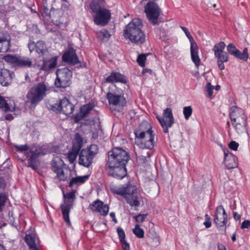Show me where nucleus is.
Listing matches in <instances>:
<instances>
[{"instance_id":"obj_1","label":"nucleus","mask_w":250,"mask_h":250,"mask_svg":"<svg viewBox=\"0 0 250 250\" xmlns=\"http://www.w3.org/2000/svg\"><path fill=\"white\" fill-rule=\"evenodd\" d=\"M130 159L129 154L122 148L114 147L108 153L106 166L109 175L115 178L122 179L126 174V165Z\"/></svg>"},{"instance_id":"obj_2","label":"nucleus","mask_w":250,"mask_h":250,"mask_svg":"<svg viewBox=\"0 0 250 250\" xmlns=\"http://www.w3.org/2000/svg\"><path fill=\"white\" fill-rule=\"evenodd\" d=\"M142 21L139 18L133 19L124 30L125 38L128 39L132 42L142 44L145 41L146 35L142 31Z\"/></svg>"},{"instance_id":"obj_3","label":"nucleus","mask_w":250,"mask_h":250,"mask_svg":"<svg viewBox=\"0 0 250 250\" xmlns=\"http://www.w3.org/2000/svg\"><path fill=\"white\" fill-rule=\"evenodd\" d=\"M103 2V1L93 0L90 4V8L94 13V21L98 25H106L111 19L110 11L104 7Z\"/></svg>"},{"instance_id":"obj_4","label":"nucleus","mask_w":250,"mask_h":250,"mask_svg":"<svg viewBox=\"0 0 250 250\" xmlns=\"http://www.w3.org/2000/svg\"><path fill=\"white\" fill-rule=\"evenodd\" d=\"M140 127L134 132L136 137L140 140V142L137 143L138 146L142 149H152L154 146L155 135L153 131L150 127L145 131L142 130L143 125H141Z\"/></svg>"},{"instance_id":"obj_5","label":"nucleus","mask_w":250,"mask_h":250,"mask_svg":"<svg viewBox=\"0 0 250 250\" xmlns=\"http://www.w3.org/2000/svg\"><path fill=\"white\" fill-rule=\"evenodd\" d=\"M46 91V86L43 83H40L34 86L27 94L28 102L32 105H36L45 96Z\"/></svg>"},{"instance_id":"obj_6","label":"nucleus","mask_w":250,"mask_h":250,"mask_svg":"<svg viewBox=\"0 0 250 250\" xmlns=\"http://www.w3.org/2000/svg\"><path fill=\"white\" fill-rule=\"evenodd\" d=\"M98 152V147L96 145H92L89 148L82 149L79 155V164L86 167H89Z\"/></svg>"},{"instance_id":"obj_7","label":"nucleus","mask_w":250,"mask_h":250,"mask_svg":"<svg viewBox=\"0 0 250 250\" xmlns=\"http://www.w3.org/2000/svg\"><path fill=\"white\" fill-rule=\"evenodd\" d=\"M225 47V43L221 41L215 44L213 48L215 57L217 59L218 66L221 70L225 68L224 63L228 62L229 60V54L224 51Z\"/></svg>"},{"instance_id":"obj_8","label":"nucleus","mask_w":250,"mask_h":250,"mask_svg":"<svg viewBox=\"0 0 250 250\" xmlns=\"http://www.w3.org/2000/svg\"><path fill=\"white\" fill-rule=\"evenodd\" d=\"M124 198L131 207L136 208L144 204L143 198L137 188L130 185Z\"/></svg>"},{"instance_id":"obj_9","label":"nucleus","mask_w":250,"mask_h":250,"mask_svg":"<svg viewBox=\"0 0 250 250\" xmlns=\"http://www.w3.org/2000/svg\"><path fill=\"white\" fill-rule=\"evenodd\" d=\"M161 9L155 0H150L145 6V12L149 21L156 25L160 15Z\"/></svg>"},{"instance_id":"obj_10","label":"nucleus","mask_w":250,"mask_h":250,"mask_svg":"<svg viewBox=\"0 0 250 250\" xmlns=\"http://www.w3.org/2000/svg\"><path fill=\"white\" fill-rule=\"evenodd\" d=\"M57 78L55 84L58 88H65L71 83L72 72L67 68L59 69L56 72Z\"/></svg>"},{"instance_id":"obj_11","label":"nucleus","mask_w":250,"mask_h":250,"mask_svg":"<svg viewBox=\"0 0 250 250\" xmlns=\"http://www.w3.org/2000/svg\"><path fill=\"white\" fill-rule=\"evenodd\" d=\"M63 197L64 200L63 203L61 205V208L64 220L68 225H70L69 212L73 206L75 194L74 192H71L64 194Z\"/></svg>"},{"instance_id":"obj_12","label":"nucleus","mask_w":250,"mask_h":250,"mask_svg":"<svg viewBox=\"0 0 250 250\" xmlns=\"http://www.w3.org/2000/svg\"><path fill=\"white\" fill-rule=\"evenodd\" d=\"M227 214L222 205L218 206L216 208L214 217V222L217 228L225 233L226 231V224L228 222Z\"/></svg>"},{"instance_id":"obj_13","label":"nucleus","mask_w":250,"mask_h":250,"mask_svg":"<svg viewBox=\"0 0 250 250\" xmlns=\"http://www.w3.org/2000/svg\"><path fill=\"white\" fill-rule=\"evenodd\" d=\"M106 98L109 104L112 105L123 106L126 103L122 91L120 90L108 92L106 94Z\"/></svg>"},{"instance_id":"obj_14","label":"nucleus","mask_w":250,"mask_h":250,"mask_svg":"<svg viewBox=\"0 0 250 250\" xmlns=\"http://www.w3.org/2000/svg\"><path fill=\"white\" fill-rule=\"evenodd\" d=\"M74 105L71 104L66 98H63L58 104H55L52 106V109L58 112L66 115H70L74 111Z\"/></svg>"},{"instance_id":"obj_15","label":"nucleus","mask_w":250,"mask_h":250,"mask_svg":"<svg viewBox=\"0 0 250 250\" xmlns=\"http://www.w3.org/2000/svg\"><path fill=\"white\" fill-rule=\"evenodd\" d=\"M162 120L164 122V125L163 124L162 126L163 131L168 133V128L171 127L174 123V118L170 108L167 107L164 110Z\"/></svg>"},{"instance_id":"obj_16","label":"nucleus","mask_w":250,"mask_h":250,"mask_svg":"<svg viewBox=\"0 0 250 250\" xmlns=\"http://www.w3.org/2000/svg\"><path fill=\"white\" fill-rule=\"evenodd\" d=\"M227 49L228 54L233 56L237 59L246 61L249 58L248 49L247 48H245L243 50V52H241L236 48L234 44L229 43L227 45Z\"/></svg>"},{"instance_id":"obj_17","label":"nucleus","mask_w":250,"mask_h":250,"mask_svg":"<svg viewBox=\"0 0 250 250\" xmlns=\"http://www.w3.org/2000/svg\"><path fill=\"white\" fill-rule=\"evenodd\" d=\"M42 11L44 16L49 18H57V15L59 17L62 15V9H54L52 5L48 4L47 0H42Z\"/></svg>"},{"instance_id":"obj_18","label":"nucleus","mask_w":250,"mask_h":250,"mask_svg":"<svg viewBox=\"0 0 250 250\" xmlns=\"http://www.w3.org/2000/svg\"><path fill=\"white\" fill-rule=\"evenodd\" d=\"M0 109L4 112H18L20 109L16 106L13 101L6 100L5 98L0 95Z\"/></svg>"},{"instance_id":"obj_19","label":"nucleus","mask_w":250,"mask_h":250,"mask_svg":"<svg viewBox=\"0 0 250 250\" xmlns=\"http://www.w3.org/2000/svg\"><path fill=\"white\" fill-rule=\"evenodd\" d=\"M90 208L94 211L100 212L104 216L107 215L109 211V206L107 204L104 205L103 202L99 199L90 204Z\"/></svg>"},{"instance_id":"obj_20","label":"nucleus","mask_w":250,"mask_h":250,"mask_svg":"<svg viewBox=\"0 0 250 250\" xmlns=\"http://www.w3.org/2000/svg\"><path fill=\"white\" fill-rule=\"evenodd\" d=\"M224 152V163L226 167L228 169L234 168L237 166V158L231 153L229 152V150L225 149Z\"/></svg>"},{"instance_id":"obj_21","label":"nucleus","mask_w":250,"mask_h":250,"mask_svg":"<svg viewBox=\"0 0 250 250\" xmlns=\"http://www.w3.org/2000/svg\"><path fill=\"white\" fill-rule=\"evenodd\" d=\"M62 59L64 62L72 65H75L80 62L76 51L73 48H68L63 54Z\"/></svg>"},{"instance_id":"obj_22","label":"nucleus","mask_w":250,"mask_h":250,"mask_svg":"<svg viewBox=\"0 0 250 250\" xmlns=\"http://www.w3.org/2000/svg\"><path fill=\"white\" fill-rule=\"evenodd\" d=\"M28 46L30 52L35 50L39 54L43 55L47 50L45 43L42 41H39L36 43L30 41Z\"/></svg>"},{"instance_id":"obj_23","label":"nucleus","mask_w":250,"mask_h":250,"mask_svg":"<svg viewBox=\"0 0 250 250\" xmlns=\"http://www.w3.org/2000/svg\"><path fill=\"white\" fill-rule=\"evenodd\" d=\"M52 169L56 174V178L60 181H65L67 179L60 163H58L56 160H53L52 164Z\"/></svg>"},{"instance_id":"obj_24","label":"nucleus","mask_w":250,"mask_h":250,"mask_svg":"<svg viewBox=\"0 0 250 250\" xmlns=\"http://www.w3.org/2000/svg\"><path fill=\"white\" fill-rule=\"evenodd\" d=\"M40 154V153L38 150L35 151L30 150L25 153V155L27 157H29L28 159V167L32 168L33 169L37 168V161Z\"/></svg>"},{"instance_id":"obj_25","label":"nucleus","mask_w":250,"mask_h":250,"mask_svg":"<svg viewBox=\"0 0 250 250\" xmlns=\"http://www.w3.org/2000/svg\"><path fill=\"white\" fill-rule=\"evenodd\" d=\"M192 61L197 67L200 65L201 60L199 57V48L197 43L190 45V47Z\"/></svg>"},{"instance_id":"obj_26","label":"nucleus","mask_w":250,"mask_h":250,"mask_svg":"<svg viewBox=\"0 0 250 250\" xmlns=\"http://www.w3.org/2000/svg\"><path fill=\"white\" fill-rule=\"evenodd\" d=\"M93 108V104L90 103L86 104L82 106L79 114H77L75 116L76 122H78L85 117Z\"/></svg>"},{"instance_id":"obj_27","label":"nucleus","mask_w":250,"mask_h":250,"mask_svg":"<svg viewBox=\"0 0 250 250\" xmlns=\"http://www.w3.org/2000/svg\"><path fill=\"white\" fill-rule=\"evenodd\" d=\"M229 115L232 125H234L236 119L245 115L244 110L237 106L231 107Z\"/></svg>"},{"instance_id":"obj_28","label":"nucleus","mask_w":250,"mask_h":250,"mask_svg":"<svg viewBox=\"0 0 250 250\" xmlns=\"http://www.w3.org/2000/svg\"><path fill=\"white\" fill-rule=\"evenodd\" d=\"M111 191L115 194L123 196L124 197L127 192L129 188V185L122 186L121 187H116L113 184H111L110 186Z\"/></svg>"},{"instance_id":"obj_29","label":"nucleus","mask_w":250,"mask_h":250,"mask_svg":"<svg viewBox=\"0 0 250 250\" xmlns=\"http://www.w3.org/2000/svg\"><path fill=\"white\" fill-rule=\"evenodd\" d=\"M25 241L30 250H39L35 243V235L34 234H26L25 237Z\"/></svg>"},{"instance_id":"obj_30","label":"nucleus","mask_w":250,"mask_h":250,"mask_svg":"<svg viewBox=\"0 0 250 250\" xmlns=\"http://www.w3.org/2000/svg\"><path fill=\"white\" fill-rule=\"evenodd\" d=\"M83 144V140L79 133H76L73 142L72 151L79 153Z\"/></svg>"},{"instance_id":"obj_31","label":"nucleus","mask_w":250,"mask_h":250,"mask_svg":"<svg viewBox=\"0 0 250 250\" xmlns=\"http://www.w3.org/2000/svg\"><path fill=\"white\" fill-rule=\"evenodd\" d=\"M57 65V60L55 59H51L48 61L44 60L40 69L42 71H48L55 68Z\"/></svg>"},{"instance_id":"obj_32","label":"nucleus","mask_w":250,"mask_h":250,"mask_svg":"<svg viewBox=\"0 0 250 250\" xmlns=\"http://www.w3.org/2000/svg\"><path fill=\"white\" fill-rule=\"evenodd\" d=\"M32 65V62L29 58L18 56L17 67H30Z\"/></svg>"},{"instance_id":"obj_33","label":"nucleus","mask_w":250,"mask_h":250,"mask_svg":"<svg viewBox=\"0 0 250 250\" xmlns=\"http://www.w3.org/2000/svg\"><path fill=\"white\" fill-rule=\"evenodd\" d=\"M0 41L2 42V52H6L9 49L10 45V37L9 34L5 33L0 36Z\"/></svg>"},{"instance_id":"obj_34","label":"nucleus","mask_w":250,"mask_h":250,"mask_svg":"<svg viewBox=\"0 0 250 250\" xmlns=\"http://www.w3.org/2000/svg\"><path fill=\"white\" fill-rule=\"evenodd\" d=\"M88 175H84L83 176H77L73 178L69 182V187H72L75 185L83 184L88 179Z\"/></svg>"},{"instance_id":"obj_35","label":"nucleus","mask_w":250,"mask_h":250,"mask_svg":"<svg viewBox=\"0 0 250 250\" xmlns=\"http://www.w3.org/2000/svg\"><path fill=\"white\" fill-rule=\"evenodd\" d=\"M3 60L6 62L17 67L18 60V56L16 55L7 54L3 57Z\"/></svg>"},{"instance_id":"obj_36","label":"nucleus","mask_w":250,"mask_h":250,"mask_svg":"<svg viewBox=\"0 0 250 250\" xmlns=\"http://www.w3.org/2000/svg\"><path fill=\"white\" fill-rule=\"evenodd\" d=\"M114 83L120 82L123 83H127L125 77L119 72H114Z\"/></svg>"},{"instance_id":"obj_37","label":"nucleus","mask_w":250,"mask_h":250,"mask_svg":"<svg viewBox=\"0 0 250 250\" xmlns=\"http://www.w3.org/2000/svg\"><path fill=\"white\" fill-rule=\"evenodd\" d=\"M133 233L139 238H143L144 236V231L140 228L139 224H136L134 229H133Z\"/></svg>"},{"instance_id":"obj_38","label":"nucleus","mask_w":250,"mask_h":250,"mask_svg":"<svg viewBox=\"0 0 250 250\" xmlns=\"http://www.w3.org/2000/svg\"><path fill=\"white\" fill-rule=\"evenodd\" d=\"M247 124H245L244 122L240 123L235 124L233 125L235 127V130L238 133H242L246 130V126Z\"/></svg>"},{"instance_id":"obj_39","label":"nucleus","mask_w":250,"mask_h":250,"mask_svg":"<svg viewBox=\"0 0 250 250\" xmlns=\"http://www.w3.org/2000/svg\"><path fill=\"white\" fill-rule=\"evenodd\" d=\"M148 55V54H142L138 56L137 62L140 66L143 67L145 66L146 57Z\"/></svg>"},{"instance_id":"obj_40","label":"nucleus","mask_w":250,"mask_h":250,"mask_svg":"<svg viewBox=\"0 0 250 250\" xmlns=\"http://www.w3.org/2000/svg\"><path fill=\"white\" fill-rule=\"evenodd\" d=\"M192 113V109L190 106H185L183 108V114L186 120H188Z\"/></svg>"},{"instance_id":"obj_41","label":"nucleus","mask_w":250,"mask_h":250,"mask_svg":"<svg viewBox=\"0 0 250 250\" xmlns=\"http://www.w3.org/2000/svg\"><path fill=\"white\" fill-rule=\"evenodd\" d=\"M180 27L182 29V30L185 32L186 36L189 39L190 45L196 43L194 41L193 38L191 35L190 32L188 30L186 27L184 26H181Z\"/></svg>"},{"instance_id":"obj_42","label":"nucleus","mask_w":250,"mask_h":250,"mask_svg":"<svg viewBox=\"0 0 250 250\" xmlns=\"http://www.w3.org/2000/svg\"><path fill=\"white\" fill-rule=\"evenodd\" d=\"M117 231L120 242L126 241L125 240V234L124 229L122 228L119 227L117 229Z\"/></svg>"},{"instance_id":"obj_43","label":"nucleus","mask_w":250,"mask_h":250,"mask_svg":"<svg viewBox=\"0 0 250 250\" xmlns=\"http://www.w3.org/2000/svg\"><path fill=\"white\" fill-rule=\"evenodd\" d=\"M7 199V198L5 194L2 192H0V211L2 210Z\"/></svg>"},{"instance_id":"obj_44","label":"nucleus","mask_w":250,"mask_h":250,"mask_svg":"<svg viewBox=\"0 0 250 250\" xmlns=\"http://www.w3.org/2000/svg\"><path fill=\"white\" fill-rule=\"evenodd\" d=\"M147 216V214H139L137 215H136L134 217V218L135 219L136 222L138 223V224H139L140 223H142L146 218Z\"/></svg>"},{"instance_id":"obj_45","label":"nucleus","mask_w":250,"mask_h":250,"mask_svg":"<svg viewBox=\"0 0 250 250\" xmlns=\"http://www.w3.org/2000/svg\"><path fill=\"white\" fill-rule=\"evenodd\" d=\"M205 90L207 93V97H210L213 93V86L211 85L210 83H208L205 86Z\"/></svg>"},{"instance_id":"obj_46","label":"nucleus","mask_w":250,"mask_h":250,"mask_svg":"<svg viewBox=\"0 0 250 250\" xmlns=\"http://www.w3.org/2000/svg\"><path fill=\"white\" fill-rule=\"evenodd\" d=\"M78 153H76L75 151H73V152H71L68 153V158L71 163H73L76 159V156Z\"/></svg>"},{"instance_id":"obj_47","label":"nucleus","mask_w":250,"mask_h":250,"mask_svg":"<svg viewBox=\"0 0 250 250\" xmlns=\"http://www.w3.org/2000/svg\"><path fill=\"white\" fill-rule=\"evenodd\" d=\"M238 146L239 144L238 143H236L234 141H231L229 144V148L233 150H236L238 148Z\"/></svg>"},{"instance_id":"obj_48","label":"nucleus","mask_w":250,"mask_h":250,"mask_svg":"<svg viewBox=\"0 0 250 250\" xmlns=\"http://www.w3.org/2000/svg\"><path fill=\"white\" fill-rule=\"evenodd\" d=\"M206 221L204 223L206 228H209L211 227V223L210 222V218L208 214L205 215Z\"/></svg>"},{"instance_id":"obj_49","label":"nucleus","mask_w":250,"mask_h":250,"mask_svg":"<svg viewBox=\"0 0 250 250\" xmlns=\"http://www.w3.org/2000/svg\"><path fill=\"white\" fill-rule=\"evenodd\" d=\"M114 72H112L111 73L110 75L108 76L105 78V82L108 83H114Z\"/></svg>"},{"instance_id":"obj_50","label":"nucleus","mask_w":250,"mask_h":250,"mask_svg":"<svg viewBox=\"0 0 250 250\" xmlns=\"http://www.w3.org/2000/svg\"><path fill=\"white\" fill-rule=\"evenodd\" d=\"M250 228V220H247L243 221L241 226V229H249Z\"/></svg>"},{"instance_id":"obj_51","label":"nucleus","mask_w":250,"mask_h":250,"mask_svg":"<svg viewBox=\"0 0 250 250\" xmlns=\"http://www.w3.org/2000/svg\"><path fill=\"white\" fill-rule=\"evenodd\" d=\"M244 123L245 124H247V119L246 115H244V117H241L239 118L236 119V121L235 122V124Z\"/></svg>"},{"instance_id":"obj_52","label":"nucleus","mask_w":250,"mask_h":250,"mask_svg":"<svg viewBox=\"0 0 250 250\" xmlns=\"http://www.w3.org/2000/svg\"><path fill=\"white\" fill-rule=\"evenodd\" d=\"M16 147L21 152L26 151L28 149V146L27 145L17 146Z\"/></svg>"},{"instance_id":"obj_53","label":"nucleus","mask_w":250,"mask_h":250,"mask_svg":"<svg viewBox=\"0 0 250 250\" xmlns=\"http://www.w3.org/2000/svg\"><path fill=\"white\" fill-rule=\"evenodd\" d=\"M150 157V154L147 152L146 155H139L137 156V159H139L140 160H142L144 162H147V160H146L147 158H149Z\"/></svg>"},{"instance_id":"obj_54","label":"nucleus","mask_w":250,"mask_h":250,"mask_svg":"<svg viewBox=\"0 0 250 250\" xmlns=\"http://www.w3.org/2000/svg\"><path fill=\"white\" fill-rule=\"evenodd\" d=\"M123 250H130V246L126 241L121 242Z\"/></svg>"},{"instance_id":"obj_55","label":"nucleus","mask_w":250,"mask_h":250,"mask_svg":"<svg viewBox=\"0 0 250 250\" xmlns=\"http://www.w3.org/2000/svg\"><path fill=\"white\" fill-rule=\"evenodd\" d=\"M14 118V116L12 114H7L5 116V119L8 121H11Z\"/></svg>"},{"instance_id":"obj_56","label":"nucleus","mask_w":250,"mask_h":250,"mask_svg":"<svg viewBox=\"0 0 250 250\" xmlns=\"http://www.w3.org/2000/svg\"><path fill=\"white\" fill-rule=\"evenodd\" d=\"M110 216L112 218V220L115 222V223H117V220L116 218V217H115V214L114 212H111L110 213Z\"/></svg>"},{"instance_id":"obj_57","label":"nucleus","mask_w":250,"mask_h":250,"mask_svg":"<svg viewBox=\"0 0 250 250\" xmlns=\"http://www.w3.org/2000/svg\"><path fill=\"white\" fill-rule=\"evenodd\" d=\"M162 117H161V116H160L159 115H157L156 116V118L158 119V120L159 121L160 124H161V125L162 126V125H164V120H162Z\"/></svg>"},{"instance_id":"obj_58","label":"nucleus","mask_w":250,"mask_h":250,"mask_svg":"<svg viewBox=\"0 0 250 250\" xmlns=\"http://www.w3.org/2000/svg\"><path fill=\"white\" fill-rule=\"evenodd\" d=\"M234 218L236 220V221L239 220L240 219V215L238 214L236 212L233 213Z\"/></svg>"},{"instance_id":"obj_59","label":"nucleus","mask_w":250,"mask_h":250,"mask_svg":"<svg viewBox=\"0 0 250 250\" xmlns=\"http://www.w3.org/2000/svg\"><path fill=\"white\" fill-rule=\"evenodd\" d=\"M218 250H226L225 247L223 245H218Z\"/></svg>"},{"instance_id":"obj_60","label":"nucleus","mask_w":250,"mask_h":250,"mask_svg":"<svg viewBox=\"0 0 250 250\" xmlns=\"http://www.w3.org/2000/svg\"><path fill=\"white\" fill-rule=\"evenodd\" d=\"M101 33L102 34L103 36L105 37H106L107 35H109L108 31L106 30H104Z\"/></svg>"},{"instance_id":"obj_61","label":"nucleus","mask_w":250,"mask_h":250,"mask_svg":"<svg viewBox=\"0 0 250 250\" xmlns=\"http://www.w3.org/2000/svg\"><path fill=\"white\" fill-rule=\"evenodd\" d=\"M231 239L234 242L236 241V235H235V234H233L232 236H231Z\"/></svg>"},{"instance_id":"obj_62","label":"nucleus","mask_w":250,"mask_h":250,"mask_svg":"<svg viewBox=\"0 0 250 250\" xmlns=\"http://www.w3.org/2000/svg\"><path fill=\"white\" fill-rule=\"evenodd\" d=\"M2 52V42L0 41V52Z\"/></svg>"},{"instance_id":"obj_63","label":"nucleus","mask_w":250,"mask_h":250,"mask_svg":"<svg viewBox=\"0 0 250 250\" xmlns=\"http://www.w3.org/2000/svg\"><path fill=\"white\" fill-rule=\"evenodd\" d=\"M216 90H218L220 89V85H217L215 87Z\"/></svg>"},{"instance_id":"obj_64","label":"nucleus","mask_w":250,"mask_h":250,"mask_svg":"<svg viewBox=\"0 0 250 250\" xmlns=\"http://www.w3.org/2000/svg\"><path fill=\"white\" fill-rule=\"evenodd\" d=\"M148 71V70L146 69H145L143 70V73H144L145 72H147Z\"/></svg>"}]
</instances>
